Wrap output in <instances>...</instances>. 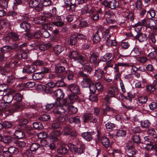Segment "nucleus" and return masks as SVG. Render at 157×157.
<instances>
[{
    "mask_svg": "<svg viewBox=\"0 0 157 157\" xmlns=\"http://www.w3.org/2000/svg\"><path fill=\"white\" fill-rule=\"evenodd\" d=\"M95 75L97 77L98 79L101 78L104 74L103 71L99 68L95 69Z\"/></svg>",
    "mask_w": 157,
    "mask_h": 157,
    "instance_id": "nucleus-38",
    "label": "nucleus"
},
{
    "mask_svg": "<svg viewBox=\"0 0 157 157\" xmlns=\"http://www.w3.org/2000/svg\"><path fill=\"white\" fill-rule=\"evenodd\" d=\"M102 4L105 7L111 8V9H114L117 5V3L115 0H113L110 1L105 0L103 1Z\"/></svg>",
    "mask_w": 157,
    "mask_h": 157,
    "instance_id": "nucleus-12",
    "label": "nucleus"
},
{
    "mask_svg": "<svg viewBox=\"0 0 157 157\" xmlns=\"http://www.w3.org/2000/svg\"><path fill=\"white\" fill-rule=\"evenodd\" d=\"M93 114L90 113H86L84 114L83 117V121L84 123H88L90 121Z\"/></svg>",
    "mask_w": 157,
    "mask_h": 157,
    "instance_id": "nucleus-31",
    "label": "nucleus"
},
{
    "mask_svg": "<svg viewBox=\"0 0 157 157\" xmlns=\"http://www.w3.org/2000/svg\"><path fill=\"white\" fill-rule=\"evenodd\" d=\"M33 124V127L37 130H41L44 128L42 123L39 122H34Z\"/></svg>",
    "mask_w": 157,
    "mask_h": 157,
    "instance_id": "nucleus-40",
    "label": "nucleus"
},
{
    "mask_svg": "<svg viewBox=\"0 0 157 157\" xmlns=\"http://www.w3.org/2000/svg\"><path fill=\"white\" fill-rule=\"evenodd\" d=\"M34 37L35 39H39L41 37V30H37L33 34Z\"/></svg>",
    "mask_w": 157,
    "mask_h": 157,
    "instance_id": "nucleus-62",
    "label": "nucleus"
},
{
    "mask_svg": "<svg viewBox=\"0 0 157 157\" xmlns=\"http://www.w3.org/2000/svg\"><path fill=\"white\" fill-rule=\"evenodd\" d=\"M77 39L75 35L71 36L68 40V43L71 46L75 45L77 44Z\"/></svg>",
    "mask_w": 157,
    "mask_h": 157,
    "instance_id": "nucleus-35",
    "label": "nucleus"
},
{
    "mask_svg": "<svg viewBox=\"0 0 157 157\" xmlns=\"http://www.w3.org/2000/svg\"><path fill=\"white\" fill-rule=\"evenodd\" d=\"M95 133L94 132H84L81 133V136L86 141H90L93 139V136Z\"/></svg>",
    "mask_w": 157,
    "mask_h": 157,
    "instance_id": "nucleus-15",
    "label": "nucleus"
},
{
    "mask_svg": "<svg viewBox=\"0 0 157 157\" xmlns=\"http://www.w3.org/2000/svg\"><path fill=\"white\" fill-rule=\"evenodd\" d=\"M39 144L37 143H32L29 146V148L30 150L32 151H36L40 147Z\"/></svg>",
    "mask_w": 157,
    "mask_h": 157,
    "instance_id": "nucleus-39",
    "label": "nucleus"
},
{
    "mask_svg": "<svg viewBox=\"0 0 157 157\" xmlns=\"http://www.w3.org/2000/svg\"><path fill=\"white\" fill-rule=\"evenodd\" d=\"M13 99V96L11 94L5 95L3 96V100L4 102L9 103L11 102Z\"/></svg>",
    "mask_w": 157,
    "mask_h": 157,
    "instance_id": "nucleus-34",
    "label": "nucleus"
},
{
    "mask_svg": "<svg viewBox=\"0 0 157 157\" xmlns=\"http://www.w3.org/2000/svg\"><path fill=\"white\" fill-rule=\"evenodd\" d=\"M60 134V131L57 130L51 133L49 136V138L53 141H56L58 140V137Z\"/></svg>",
    "mask_w": 157,
    "mask_h": 157,
    "instance_id": "nucleus-20",
    "label": "nucleus"
},
{
    "mask_svg": "<svg viewBox=\"0 0 157 157\" xmlns=\"http://www.w3.org/2000/svg\"><path fill=\"white\" fill-rule=\"evenodd\" d=\"M30 7L34 8L38 12L42 10L43 7L41 3V0H30L29 2Z\"/></svg>",
    "mask_w": 157,
    "mask_h": 157,
    "instance_id": "nucleus-6",
    "label": "nucleus"
},
{
    "mask_svg": "<svg viewBox=\"0 0 157 157\" xmlns=\"http://www.w3.org/2000/svg\"><path fill=\"white\" fill-rule=\"evenodd\" d=\"M144 139L145 141L150 142V143L147 144V145H152L155 143L153 139L148 136L144 137Z\"/></svg>",
    "mask_w": 157,
    "mask_h": 157,
    "instance_id": "nucleus-57",
    "label": "nucleus"
},
{
    "mask_svg": "<svg viewBox=\"0 0 157 157\" xmlns=\"http://www.w3.org/2000/svg\"><path fill=\"white\" fill-rule=\"evenodd\" d=\"M53 50L56 54L58 55L63 50V48L61 45H56L54 48Z\"/></svg>",
    "mask_w": 157,
    "mask_h": 157,
    "instance_id": "nucleus-41",
    "label": "nucleus"
},
{
    "mask_svg": "<svg viewBox=\"0 0 157 157\" xmlns=\"http://www.w3.org/2000/svg\"><path fill=\"white\" fill-rule=\"evenodd\" d=\"M127 154V155H135L137 152L135 148L133 145L126 146Z\"/></svg>",
    "mask_w": 157,
    "mask_h": 157,
    "instance_id": "nucleus-23",
    "label": "nucleus"
},
{
    "mask_svg": "<svg viewBox=\"0 0 157 157\" xmlns=\"http://www.w3.org/2000/svg\"><path fill=\"white\" fill-rule=\"evenodd\" d=\"M22 96L20 93H17L15 94L13 97V98L16 101V102L21 101L22 99Z\"/></svg>",
    "mask_w": 157,
    "mask_h": 157,
    "instance_id": "nucleus-55",
    "label": "nucleus"
},
{
    "mask_svg": "<svg viewBox=\"0 0 157 157\" xmlns=\"http://www.w3.org/2000/svg\"><path fill=\"white\" fill-rule=\"evenodd\" d=\"M89 61L92 65L94 67L98 66L100 63L98 53L96 52H92L89 57Z\"/></svg>",
    "mask_w": 157,
    "mask_h": 157,
    "instance_id": "nucleus-5",
    "label": "nucleus"
},
{
    "mask_svg": "<svg viewBox=\"0 0 157 157\" xmlns=\"http://www.w3.org/2000/svg\"><path fill=\"white\" fill-rule=\"evenodd\" d=\"M137 104V103L136 102H134L132 104H131L129 106H126L125 105L122 104V106L124 107V108H125L127 110H133L137 106L134 105L133 104Z\"/></svg>",
    "mask_w": 157,
    "mask_h": 157,
    "instance_id": "nucleus-50",
    "label": "nucleus"
},
{
    "mask_svg": "<svg viewBox=\"0 0 157 157\" xmlns=\"http://www.w3.org/2000/svg\"><path fill=\"white\" fill-rule=\"evenodd\" d=\"M68 146L69 149L72 148L74 152L78 155L83 153L85 149L84 144L82 143L79 145L78 144L77 146H76L72 144H69Z\"/></svg>",
    "mask_w": 157,
    "mask_h": 157,
    "instance_id": "nucleus-3",
    "label": "nucleus"
},
{
    "mask_svg": "<svg viewBox=\"0 0 157 157\" xmlns=\"http://www.w3.org/2000/svg\"><path fill=\"white\" fill-rule=\"evenodd\" d=\"M10 39L13 41L18 40L19 39V36L15 33L10 32L8 33V36L4 37L3 39L8 42Z\"/></svg>",
    "mask_w": 157,
    "mask_h": 157,
    "instance_id": "nucleus-14",
    "label": "nucleus"
},
{
    "mask_svg": "<svg viewBox=\"0 0 157 157\" xmlns=\"http://www.w3.org/2000/svg\"><path fill=\"white\" fill-rule=\"evenodd\" d=\"M77 94H72L68 96V98L71 101L72 103H74L75 101H76L78 97Z\"/></svg>",
    "mask_w": 157,
    "mask_h": 157,
    "instance_id": "nucleus-44",
    "label": "nucleus"
},
{
    "mask_svg": "<svg viewBox=\"0 0 157 157\" xmlns=\"http://www.w3.org/2000/svg\"><path fill=\"white\" fill-rule=\"evenodd\" d=\"M78 74L81 77L83 78L81 82V85L82 88L89 87L90 85L92 84L93 82L92 80L88 77L89 75L87 74L84 73L81 71L78 72Z\"/></svg>",
    "mask_w": 157,
    "mask_h": 157,
    "instance_id": "nucleus-2",
    "label": "nucleus"
},
{
    "mask_svg": "<svg viewBox=\"0 0 157 157\" xmlns=\"http://www.w3.org/2000/svg\"><path fill=\"white\" fill-rule=\"evenodd\" d=\"M148 56L152 59L157 60V53L155 51L151 52L148 54Z\"/></svg>",
    "mask_w": 157,
    "mask_h": 157,
    "instance_id": "nucleus-49",
    "label": "nucleus"
},
{
    "mask_svg": "<svg viewBox=\"0 0 157 157\" xmlns=\"http://www.w3.org/2000/svg\"><path fill=\"white\" fill-rule=\"evenodd\" d=\"M69 88L72 94H78L80 93L79 86L76 84H72L69 85Z\"/></svg>",
    "mask_w": 157,
    "mask_h": 157,
    "instance_id": "nucleus-16",
    "label": "nucleus"
},
{
    "mask_svg": "<svg viewBox=\"0 0 157 157\" xmlns=\"http://www.w3.org/2000/svg\"><path fill=\"white\" fill-rule=\"evenodd\" d=\"M105 126L107 129H115L116 127L115 124L111 123L110 122H108L106 124Z\"/></svg>",
    "mask_w": 157,
    "mask_h": 157,
    "instance_id": "nucleus-51",
    "label": "nucleus"
},
{
    "mask_svg": "<svg viewBox=\"0 0 157 157\" xmlns=\"http://www.w3.org/2000/svg\"><path fill=\"white\" fill-rule=\"evenodd\" d=\"M132 140L134 143L137 144H139L141 143L140 138L139 135H133L132 137Z\"/></svg>",
    "mask_w": 157,
    "mask_h": 157,
    "instance_id": "nucleus-45",
    "label": "nucleus"
},
{
    "mask_svg": "<svg viewBox=\"0 0 157 157\" xmlns=\"http://www.w3.org/2000/svg\"><path fill=\"white\" fill-rule=\"evenodd\" d=\"M147 28H151L156 24V20L152 18L147 19Z\"/></svg>",
    "mask_w": 157,
    "mask_h": 157,
    "instance_id": "nucleus-30",
    "label": "nucleus"
},
{
    "mask_svg": "<svg viewBox=\"0 0 157 157\" xmlns=\"http://www.w3.org/2000/svg\"><path fill=\"white\" fill-rule=\"evenodd\" d=\"M103 106L105 107L103 108L102 109L101 112V115L102 119H105V117L106 116H108L109 117V116L107 114V112L111 111L114 112L115 111V110L110 107L106 104H105V105H104Z\"/></svg>",
    "mask_w": 157,
    "mask_h": 157,
    "instance_id": "nucleus-11",
    "label": "nucleus"
},
{
    "mask_svg": "<svg viewBox=\"0 0 157 157\" xmlns=\"http://www.w3.org/2000/svg\"><path fill=\"white\" fill-rule=\"evenodd\" d=\"M117 90L118 88L117 86H112L107 91L108 96L110 97H114L117 91Z\"/></svg>",
    "mask_w": 157,
    "mask_h": 157,
    "instance_id": "nucleus-21",
    "label": "nucleus"
},
{
    "mask_svg": "<svg viewBox=\"0 0 157 157\" xmlns=\"http://www.w3.org/2000/svg\"><path fill=\"white\" fill-rule=\"evenodd\" d=\"M44 76V75L40 72L32 74V78L34 80H40L42 79Z\"/></svg>",
    "mask_w": 157,
    "mask_h": 157,
    "instance_id": "nucleus-33",
    "label": "nucleus"
},
{
    "mask_svg": "<svg viewBox=\"0 0 157 157\" xmlns=\"http://www.w3.org/2000/svg\"><path fill=\"white\" fill-rule=\"evenodd\" d=\"M98 94V93L91 94L89 96V100L92 102H97L98 100L97 94Z\"/></svg>",
    "mask_w": 157,
    "mask_h": 157,
    "instance_id": "nucleus-47",
    "label": "nucleus"
},
{
    "mask_svg": "<svg viewBox=\"0 0 157 157\" xmlns=\"http://www.w3.org/2000/svg\"><path fill=\"white\" fill-rule=\"evenodd\" d=\"M60 134L63 136L70 135L71 137H75L77 136V132L75 130H72L71 127L70 125H67L64 127Z\"/></svg>",
    "mask_w": 157,
    "mask_h": 157,
    "instance_id": "nucleus-4",
    "label": "nucleus"
},
{
    "mask_svg": "<svg viewBox=\"0 0 157 157\" xmlns=\"http://www.w3.org/2000/svg\"><path fill=\"white\" fill-rule=\"evenodd\" d=\"M36 69V68L33 65L25 66L23 70V72L28 74H32L34 73Z\"/></svg>",
    "mask_w": 157,
    "mask_h": 157,
    "instance_id": "nucleus-17",
    "label": "nucleus"
},
{
    "mask_svg": "<svg viewBox=\"0 0 157 157\" xmlns=\"http://www.w3.org/2000/svg\"><path fill=\"white\" fill-rule=\"evenodd\" d=\"M155 34L154 33H152L149 35L148 38L150 42L154 44L156 42V40L155 38Z\"/></svg>",
    "mask_w": 157,
    "mask_h": 157,
    "instance_id": "nucleus-52",
    "label": "nucleus"
},
{
    "mask_svg": "<svg viewBox=\"0 0 157 157\" xmlns=\"http://www.w3.org/2000/svg\"><path fill=\"white\" fill-rule=\"evenodd\" d=\"M55 69V71L56 73L60 74L65 71V67L59 64L56 65Z\"/></svg>",
    "mask_w": 157,
    "mask_h": 157,
    "instance_id": "nucleus-27",
    "label": "nucleus"
},
{
    "mask_svg": "<svg viewBox=\"0 0 157 157\" xmlns=\"http://www.w3.org/2000/svg\"><path fill=\"white\" fill-rule=\"evenodd\" d=\"M65 84L62 80H57L56 82V86L58 87L65 86Z\"/></svg>",
    "mask_w": 157,
    "mask_h": 157,
    "instance_id": "nucleus-60",
    "label": "nucleus"
},
{
    "mask_svg": "<svg viewBox=\"0 0 157 157\" xmlns=\"http://www.w3.org/2000/svg\"><path fill=\"white\" fill-rule=\"evenodd\" d=\"M85 12L90 15L95 13L96 11L95 8L90 5H86L84 6Z\"/></svg>",
    "mask_w": 157,
    "mask_h": 157,
    "instance_id": "nucleus-19",
    "label": "nucleus"
},
{
    "mask_svg": "<svg viewBox=\"0 0 157 157\" xmlns=\"http://www.w3.org/2000/svg\"><path fill=\"white\" fill-rule=\"evenodd\" d=\"M57 152L58 154L63 155L67 153L68 150L65 146H61L57 149Z\"/></svg>",
    "mask_w": 157,
    "mask_h": 157,
    "instance_id": "nucleus-24",
    "label": "nucleus"
},
{
    "mask_svg": "<svg viewBox=\"0 0 157 157\" xmlns=\"http://www.w3.org/2000/svg\"><path fill=\"white\" fill-rule=\"evenodd\" d=\"M54 94L57 98L62 99L64 96L63 92L60 89H58L55 90Z\"/></svg>",
    "mask_w": 157,
    "mask_h": 157,
    "instance_id": "nucleus-28",
    "label": "nucleus"
},
{
    "mask_svg": "<svg viewBox=\"0 0 157 157\" xmlns=\"http://www.w3.org/2000/svg\"><path fill=\"white\" fill-rule=\"evenodd\" d=\"M37 119L42 121H48L50 120L51 117L49 114H43L38 116Z\"/></svg>",
    "mask_w": 157,
    "mask_h": 157,
    "instance_id": "nucleus-25",
    "label": "nucleus"
},
{
    "mask_svg": "<svg viewBox=\"0 0 157 157\" xmlns=\"http://www.w3.org/2000/svg\"><path fill=\"white\" fill-rule=\"evenodd\" d=\"M68 121L70 123H74L77 124H79L80 123V120L77 117L70 118L68 119Z\"/></svg>",
    "mask_w": 157,
    "mask_h": 157,
    "instance_id": "nucleus-36",
    "label": "nucleus"
},
{
    "mask_svg": "<svg viewBox=\"0 0 157 157\" xmlns=\"http://www.w3.org/2000/svg\"><path fill=\"white\" fill-rule=\"evenodd\" d=\"M68 112L71 114L75 113L77 112V108L74 106H71L68 107Z\"/></svg>",
    "mask_w": 157,
    "mask_h": 157,
    "instance_id": "nucleus-54",
    "label": "nucleus"
},
{
    "mask_svg": "<svg viewBox=\"0 0 157 157\" xmlns=\"http://www.w3.org/2000/svg\"><path fill=\"white\" fill-rule=\"evenodd\" d=\"M90 91L91 94L98 93L96 89L95 84L92 83L89 87Z\"/></svg>",
    "mask_w": 157,
    "mask_h": 157,
    "instance_id": "nucleus-56",
    "label": "nucleus"
},
{
    "mask_svg": "<svg viewBox=\"0 0 157 157\" xmlns=\"http://www.w3.org/2000/svg\"><path fill=\"white\" fill-rule=\"evenodd\" d=\"M8 6V2L6 0H0V7L2 9H5Z\"/></svg>",
    "mask_w": 157,
    "mask_h": 157,
    "instance_id": "nucleus-59",
    "label": "nucleus"
},
{
    "mask_svg": "<svg viewBox=\"0 0 157 157\" xmlns=\"http://www.w3.org/2000/svg\"><path fill=\"white\" fill-rule=\"evenodd\" d=\"M132 66V64L127 63L119 62L114 64V67H113L115 72H119V67L120 66L129 67Z\"/></svg>",
    "mask_w": 157,
    "mask_h": 157,
    "instance_id": "nucleus-18",
    "label": "nucleus"
},
{
    "mask_svg": "<svg viewBox=\"0 0 157 157\" xmlns=\"http://www.w3.org/2000/svg\"><path fill=\"white\" fill-rule=\"evenodd\" d=\"M65 107L62 105H58L55 108L52 112L55 114L63 115L66 112Z\"/></svg>",
    "mask_w": 157,
    "mask_h": 157,
    "instance_id": "nucleus-13",
    "label": "nucleus"
},
{
    "mask_svg": "<svg viewBox=\"0 0 157 157\" xmlns=\"http://www.w3.org/2000/svg\"><path fill=\"white\" fill-rule=\"evenodd\" d=\"M104 17L106 18L107 22L109 24L114 23L116 21L113 19L114 16L113 13L110 11H106L104 15Z\"/></svg>",
    "mask_w": 157,
    "mask_h": 157,
    "instance_id": "nucleus-10",
    "label": "nucleus"
},
{
    "mask_svg": "<svg viewBox=\"0 0 157 157\" xmlns=\"http://www.w3.org/2000/svg\"><path fill=\"white\" fill-rule=\"evenodd\" d=\"M25 38L29 40L32 39L34 37L33 35L31 33L30 30L26 32V33L24 34Z\"/></svg>",
    "mask_w": 157,
    "mask_h": 157,
    "instance_id": "nucleus-53",
    "label": "nucleus"
},
{
    "mask_svg": "<svg viewBox=\"0 0 157 157\" xmlns=\"http://www.w3.org/2000/svg\"><path fill=\"white\" fill-rule=\"evenodd\" d=\"M149 106L150 110H155L157 109V103L155 102H152L149 105Z\"/></svg>",
    "mask_w": 157,
    "mask_h": 157,
    "instance_id": "nucleus-64",
    "label": "nucleus"
},
{
    "mask_svg": "<svg viewBox=\"0 0 157 157\" xmlns=\"http://www.w3.org/2000/svg\"><path fill=\"white\" fill-rule=\"evenodd\" d=\"M104 32V29L102 27H100L97 30L94 35L93 36V40L95 43L99 42L101 38L103 36V33Z\"/></svg>",
    "mask_w": 157,
    "mask_h": 157,
    "instance_id": "nucleus-8",
    "label": "nucleus"
},
{
    "mask_svg": "<svg viewBox=\"0 0 157 157\" xmlns=\"http://www.w3.org/2000/svg\"><path fill=\"white\" fill-rule=\"evenodd\" d=\"M1 23L4 26L8 27L10 25V21L7 19H4L1 21Z\"/></svg>",
    "mask_w": 157,
    "mask_h": 157,
    "instance_id": "nucleus-63",
    "label": "nucleus"
},
{
    "mask_svg": "<svg viewBox=\"0 0 157 157\" xmlns=\"http://www.w3.org/2000/svg\"><path fill=\"white\" fill-rule=\"evenodd\" d=\"M8 151L12 155L13 154H17L19 152V149L15 147L11 146L8 148Z\"/></svg>",
    "mask_w": 157,
    "mask_h": 157,
    "instance_id": "nucleus-37",
    "label": "nucleus"
},
{
    "mask_svg": "<svg viewBox=\"0 0 157 157\" xmlns=\"http://www.w3.org/2000/svg\"><path fill=\"white\" fill-rule=\"evenodd\" d=\"M19 26L22 32H26L30 30L31 27V24L25 21L19 22Z\"/></svg>",
    "mask_w": 157,
    "mask_h": 157,
    "instance_id": "nucleus-9",
    "label": "nucleus"
},
{
    "mask_svg": "<svg viewBox=\"0 0 157 157\" xmlns=\"http://www.w3.org/2000/svg\"><path fill=\"white\" fill-rule=\"evenodd\" d=\"M126 134V132L125 130H119L117 132L116 136L118 137L125 136Z\"/></svg>",
    "mask_w": 157,
    "mask_h": 157,
    "instance_id": "nucleus-58",
    "label": "nucleus"
},
{
    "mask_svg": "<svg viewBox=\"0 0 157 157\" xmlns=\"http://www.w3.org/2000/svg\"><path fill=\"white\" fill-rule=\"evenodd\" d=\"M101 142L105 148H107L110 146L109 140L106 137H102L101 139Z\"/></svg>",
    "mask_w": 157,
    "mask_h": 157,
    "instance_id": "nucleus-26",
    "label": "nucleus"
},
{
    "mask_svg": "<svg viewBox=\"0 0 157 157\" xmlns=\"http://www.w3.org/2000/svg\"><path fill=\"white\" fill-rule=\"evenodd\" d=\"M136 39H138L140 42H144L146 41L147 39V37L144 34L141 33H138L135 36Z\"/></svg>",
    "mask_w": 157,
    "mask_h": 157,
    "instance_id": "nucleus-22",
    "label": "nucleus"
},
{
    "mask_svg": "<svg viewBox=\"0 0 157 157\" xmlns=\"http://www.w3.org/2000/svg\"><path fill=\"white\" fill-rule=\"evenodd\" d=\"M112 35L111 34H107L105 38V43L106 45L107 46H110V42L112 39Z\"/></svg>",
    "mask_w": 157,
    "mask_h": 157,
    "instance_id": "nucleus-43",
    "label": "nucleus"
},
{
    "mask_svg": "<svg viewBox=\"0 0 157 157\" xmlns=\"http://www.w3.org/2000/svg\"><path fill=\"white\" fill-rule=\"evenodd\" d=\"M0 51L1 52L3 53H6L10 51L9 46L7 45L3 46V47L1 48Z\"/></svg>",
    "mask_w": 157,
    "mask_h": 157,
    "instance_id": "nucleus-61",
    "label": "nucleus"
},
{
    "mask_svg": "<svg viewBox=\"0 0 157 157\" xmlns=\"http://www.w3.org/2000/svg\"><path fill=\"white\" fill-rule=\"evenodd\" d=\"M64 6L67 10L70 12L74 11L76 7L75 0H63Z\"/></svg>",
    "mask_w": 157,
    "mask_h": 157,
    "instance_id": "nucleus-7",
    "label": "nucleus"
},
{
    "mask_svg": "<svg viewBox=\"0 0 157 157\" xmlns=\"http://www.w3.org/2000/svg\"><path fill=\"white\" fill-rule=\"evenodd\" d=\"M66 74L69 80H72L74 76L73 72L70 70H67L66 71Z\"/></svg>",
    "mask_w": 157,
    "mask_h": 157,
    "instance_id": "nucleus-42",
    "label": "nucleus"
},
{
    "mask_svg": "<svg viewBox=\"0 0 157 157\" xmlns=\"http://www.w3.org/2000/svg\"><path fill=\"white\" fill-rule=\"evenodd\" d=\"M14 136V137L17 139H21L24 137L25 135L23 131L17 130L15 131Z\"/></svg>",
    "mask_w": 157,
    "mask_h": 157,
    "instance_id": "nucleus-29",
    "label": "nucleus"
},
{
    "mask_svg": "<svg viewBox=\"0 0 157 157\" xmlns=\"http://www.w3.org/2000/svg\"><path fill=\"white\" fill-rule=\"evenodd\" d=\"M69 57L71 59L73 60L74 61L83 66L82 72L90 74L93 70V67L89 63H84V62L86 60V57L77 52L73 51L70 52L69 54Z\"/></svg>",
    "mask_w": 157,
    "mask_h": 157,
    "instance_id": "nucleus-1",
    "label": "nucleus"
},
{
    "mask_svg": "<svg viewBox=\"0 0 157 157\" xmlns=\"http://www.w3.org/2000/svg\"><path fill=\"white\" fill-rule=\"evenodd\" d=\"M61 127V124L58 121H54L52 123L51 127L54 129H57Z\"/></svg>",
    "mask_w": 157,
    "mask_h": 157,
    "instance_id": "nucleus-46",
    "label": "nucleus"
},
{
    "mask_svg": "<svg viewBox=\"0 0 157 157\" xmlns=\"http://www.w3.org/2000/svg\"><path fill=\"white\" fill-rule=\"evenodd\" d=\"M3 142L6 144L11 143L15 140L13 137H11L8 135H5L2 138Z\"/></svg>",
    "mask_w": 157,
    "mask_h": 157,
    "instance_id": "nucleus-32",
    "label": "nucleus"
},
{
    "mask_svg": "<svg viewBox=\"0 0 157 157\" xmlns=\"http://www.w3.org/2000/svg\"><path fill=\"white\" fill-rule=\"evenodd\" d=\"M106 66L104 68V70L107 71L108 67H112L113 65V62L112 59H110L106 63Z\"/></svg>",
    "mask_w": 157,
    "mask_h": 157,
    "instance_id": "nucleus-48",
    "label": "nucleus"
}]
</instances>
